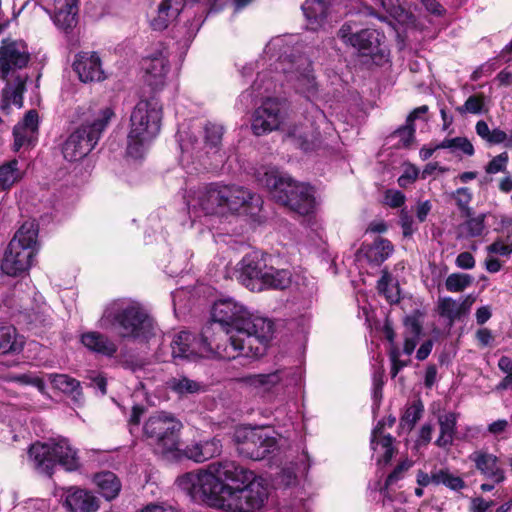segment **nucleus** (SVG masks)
<instances>
[{
	"label": "nucleus",
	"instance_id": "1",
	"mask_svg": "<svg viewBox=\"0 0 512 512\" xmlns=\"http://www.w3.org/2000/svg\"><path fill=\"white\" fill-rule=\"evenodd\" d=\"M194 501L227 512H256L268 499L265 480L235 461L213 462L206 470L188 472L176 481Z\"/></svg>",
	"mask_w": 512,
	"mask_h": 512
},
{
	"label": "nucleus",
	"instance_id": "2",
	"mask_svg": "<svg viewBox=\"0 0 512 512\" xmlns=\"http://www.w3.org/2000/svg\"><path fill=\"white\" fill-rule=\"evenodd\" d=\"M212 320L208 327L213 332L219 359L260 356L265 352L273 333L271 320L249 313L232 299L214 304Z\"/></svg>",
	"mask_w": 512,
	"mask_h": 512
},
{
	"label": "nucleus",
	"instance_id": "3",
	"mask_svg": "<svg viewBox=\"0 0 512 512\" xmlns=\"http://www.w3.org/2000/svg\"><path fill=\"white\" fill-rule=\"evenodd\" d=\"M103 329L114 330L123 340L147 343L158 333L154 319L135 301L117 299L108 303L99 319Z\"/></svg>",
	"mask_w": 512,
	"mask_h": 512
},
{
	"label": "nucleus",
	"instance_id": "4",
	"mask_svg": "<svg viewBox=\"0 0 512 512\" xmlns=\"http://www.w3.org/2000/svg\"><path fill=\"white\" fill-rule=\"evenodd\" d=\"M113 116L114 111L109 106L78 107L76 120L80 124L62 145L64 158L72 162L87 156L97 145Z\"/></svg>",
	"mask_w": 512,
	"mask_h": 512
},
{
	"label": "nucleus",
	"instance_id": "5",
	"mask_svg": "<svg viewBox=\"0 0 512 512\" xmlns=\"http://www.w3.org/2000/svg\"><path fill=\"white\" fill-rule=\"evenodd\" d=\"M30 61V52L22 40L5 38L0 43V74L6 82L2 91L3 107L13 104L18 108L23 105L28 75L22 70Z\"/></svg>",
	"mask_w": 512,
	"mask_h": 512
},
{
	"label": "nucleus",
	"instance_id": "6",
	"mask_svg": "<svg viewBox=\"0 0 512 512\" xmlns=\"http://www.w3.org/2000/svg\"><path fill=\"white\" fill-rule=\"evenodd\" d=\"M259 183L269 189L273 198L293 212L304 216L315 208L313 189L305 183H298L290 176L273 167H263L257 172Z\"/></svg>",
	"mask_w": 512,
	"mask_h": 512
},
{
	"label": "nucleus",
	"instance_id": "7",
	"mask_svg": "<svg viewBox=\"0 0 512 512\" xmlns=\"http://www.w3.org/2000/svg\"><path fill=\"white\" fill-rule=\"evenodd\" d=\"M162 105L151 97L140 100L130 116V130L127 136V154L133 158L143 156L148 145L160 132Z\"/></svg>",
	"mask_w": 512,
	"mask_h": 512
},
{
	"label": "nucleus",
	"instance_id": "8",
	"mask_svg": "<svg viewBox=\"0 0 512 512\" xmlns=\"http://www.w3.org/2000/svg\"><path fill=\"white\" fill-rule=\"evenodd\" d=\"M28 455L34 468L48 476L53 474L56 465L69 472L76 471L81 466L77 450L63 437L32 444Z\"/></svg>",
	"mask_w": 512,
	"mask_h": 512
},
{
	"label": "nucleus",
	"instance_id": "9",
	"mask_svg": "<svg viewBox=\"0 0 512 512\" xmlns=\"http://www.w3.org/2000/svg\"><path fill=\"white\" fill-rule=\"evenodd\" d=\"M38 226L26 221L9 242L1 263L2 271L9 276H19L30 269L37 254Z\"/></svg>",
	"mask_w": 512,
	"mask_h": 512
},
{
	"label": "nucleus",
	"instance_id": "10",
	"mask_svg": "<svg viewBox=\"0 0 512 512\" xmlns=\"http://www.w3.org/2000/svg\"><path fill=\"white\" fill-rule=\"evenodd\" d=\"M182 423L172 414L160 411L151 415L144 423L143 431L155 453L164 457L178 451L179 432Z\"/></svg>",
	"mask_w": 512,
	"mask_h": 512
},
{
	"label": "nucleus",
	"instance_id": "11",
	"mask_svg": "<svg viewBox=\"0 0 512 512\" xmlns=\"http://www.w3.org/2000/svg\"><path fill=\"white\" fill-rule=\"evenodd\" d=\"M278 68L284 74L287 84L295 92L305 96L307 99L317 94L318 83L308 57L301 54L280 56L276 69Z\"/></svg>",
	"mask_w": 512,
	"mask_h": 512
},
{
	"label": "nucleus",
	"instance_id": "12",
	"mask_svg": "<svg viewBox=\"0 0 512 512\" xmlns=\"http://www.w3.org/2000/svg\"><path fill=\"white\" fill-rule=\"evenodd\" d=\"M234 440L238 454L252 460H262L277 448L276 439L264 429L238 428Z\"/></svg>",
	"mask_w": 512,
	"mask_h": 512
},
{
	"label": "nucleus",
	"instance_id": "13",
	"mask_svg": "<svg viewBox=\"0 0 512 512\" xmlns=\"http://www.w3.org/2000/svg\"><path fill=\"white\" fill-rule=\"evenodd\" d=\"M211 327H205L201 336L196 337L190 332L181 331L171 341L173 358L192 359L194 357H215L216 342L210 337Z\"/></svg>",
	"mask_w": 512,
	"mask_h": 512
},
{
	"label": "nucleus",
	"instance_id": "14",
	"mask_svg": "<svg viewBox=\"0 0 512 512\" xmlns=\"http://www.w3.org/2000/svg\"><path fill=\"white\" fill-rule=\"evenodd\" d=\"M300 374L295 367L277 369L267 374H251L240 379L245 386L255 390L256 393H266L273 389L287 390L299 385Z\"/></svg>",
	"mask_w": 512,
	"mask_h": 512
},
{
	"label": "nucleus",
	"instance_id": "15",
	"mask_svg": "<svg viewBox=\"0 0 512 512\" xmlns=\"http://www.w3.org/2000/svg\"><path fill=\"white\" fill-rule=\"evenodd\" d=\"M227 192L228 190L219 184L199 188L187 200L189 213L195 217L224 214V195Z\"/></svg>",
	"mask_w": 512,
	"mask_h": 512
},
{
	"label": "nucleus",
	"instance_id": "16",
	"mask_svg": "<svg viewBox=\"0 0 512 512\" xmlns=\"http://www.w3.org/2000/svg\"><path fill=\"white\" fill-rule=\"evenodd\" d=\"M380 36L377 30L360 29L354 22L343 24L338 31V37L363 56H370L378 51Z\"/></svg>",
	"mask_w": 512,
	"mask_h": 512
},
{
	"label": "nucleus",
	"instance_id": "17",
	"mask_svg": "<svg viewBox=\"0 0 512 512\" xmlns=\"http://www.w3.org/2000/svg\"><path fill=\"white\" fill-rule=\"evenodd\" d=\"M285 102L267 98L253 115L252 130L255 135H263L276 130L284 118Z\"/></svg>",
	"mask_w": 512,
	"mask_h": 512
},
{
	"label": "nucleus",
	"instance_id": "18",
	"mask_svg": "<svg viewBox=\"0 0 512 512\" xmlns=\"http://www.w3.org/2000/svg\"><path fill=\"white\" fill-rule=\"evenodd\" d=\"M267 266L268 265L263 254H260L259 252L247 254L240 262V281L248 289L258 290Z\"/></svg>",
	"mask_w": 512,
	"mask_h": 512
},
{
	"label": "nucleus",
	"instance_id": "19",
	"mask_svg": "<svg viewBox=\"0 0 512 512\" xmlns=\"http://www.w3.org/2000/svg\"><path fill=\"white\" fill-rule=\"evenodd\" d=\"M78 1L53 0L52 8L45 6L47 0H39L38 3L43 6L46 12L52 15V19L58 28L68 31L77 24Z\"/></svg>",
	"mask_w": 512,
	"mask_h": 512
},
{
	"label": "nucleus",
	"instance_id": "20",
	"mask_svg": "<svg viewBox=\"0 0 512 512\" xmlns=\"http://www.w3.org/2000/svg\"><path fill=\"white\" fill-rule=\"evenodd\" d=\"M142 65L145 70V82L153 89L163 87L169 71L167 51L161 50L146 57Z\"/></svg>",
	"mask_w": 512,
	"mask_h": 512
},
{
	"label": "nucleus",
	"instance_id": "21",
	"mask_svg": "<svg viewBox=\"0 0 512 512\" xmlns=\"http://www.w3.org/2000/svg\"><path fill=\"white\" fill-rule=\"evenodd\" d=\"M38 113L35 110H29L23 120L13 129L14 151H19L22 147L33 146L38 137Z\"/></svg>",
	"mask_w": 512,
	"mask_h": 512
},
{
	"label": "nucleus",
	"instance_id": "22",
	"mask_svg": "<svg viewBox=\"0 0 512 512\" xmlns=\"http://www.w3.org/2000/svg\"><path fill=\"white\" fill-rule=\"evenodd\" d=\"M474 302L475 298L472 295H468L460 300H455L451 297H439L437 300V312L440 317L448 320L449 326H452L456 321L469 314Z\"/></svg>",
	"mask_w": 512,
	"mask_h": 512
},
{
	"label": "nucleus",
	"instance_id": "23",
	"mask_svg": "<svg viewBox=\"0 0 512 512\" xmlns=\"http://www.w3.org/2000/svg\"><path fill=\"white\" fill-rule=\"evenodd\" d=\"M186 0H160L155 15L150 20V26L155 31H163L174 23L183 8Z\"/></svg>",
	"mask_w": 512,
	"mask_h": 512
},
{
	"label": "nucleus",
	"instance_id": "24",
	"mask_svg": "<svg viewBox=\"0 0 512 512\" xmlns=\"http://www.w3.org/2000/svg\"><path fill=\"white\" fill-rule=\"evenodd\" d=\"M73 67L82 82L101 81L104 79L101 60L95 52L79 53Z\"/></svg>",
	"mask_w": 512,
	"mask_h": 512
},
{
	"label": "nucleus",
	"instance_id": "25",
	"mask_svg": "<svg viewBox=\"0 0 512 512\" xmlns=\"http://www.w3.org/2000/svg\"><path fill=\"white\" fill-rule=\"evenodd\" d=\"M220 440L213 438L207 441L193 442L187 445L183 450L178 448L179 452H175L172 457H185L195 462L207 461L221 453Z\"/></svg>",
	"mask_w": 512,
	"mask_h": 512
},
{
	"label": "nucleus",
	"instance_id": "26",
	"mask_svg": "<svg viewBox=\"0 0 512 512\" xmlns=\"http://www.w3.org/2000/svg\"><path fill=\"white\" fill-rule=\"evenodd\" d=\"M223 189L228 190L224 195V211L237 212L241 208H247L250 211L252 207L259 205L260 199L249 190L236 185H222Z\"/></svg>",
	"mask_w": 512,
	"mask_h": 512
},
{
	"label": "nucleus",
	"instance_id": "27",
	"mask_svg": "<svg viewBox=\"0 0 512 512\" xmlns=\"http://www.w3.org/2000/svg\"><path fill=\"white\" fill-rule=\"evenodd\" d=\"M64 505L71 512H95L99 508V500L88 490L69 487L65 491Z\"/></svg>",
	"mask_w": 512,
	"mask_h": 512
},
{
	"label": "nucleus",
	"instance_id": "28",
	"mask_svg": "<svg viewBox=\"0 0 512 512\" xmlns=\"http://www.w3.org/2000/svg\"><path fill=\"white\" fill-rule=\"evenodd\" d=\"M470 459L475 463L476 468L485 478L493 481V483H501L504 481V471L500 467L498 458L495 455L476 451L470 456Z\"/></svg>",
	"mask_w": 512,
	"mask_h": 512
},
{
	"label": "nucleus",
	"instance_id": "29",
	"mask_svg": "<svg viewBox=\"0 0 512 512\" xmlns=\"http://www.w3.org/2000/svg\"><path fill=\"white\" fill-rule=\"evenodd\" d=\"M465 220L457 227V238L470 239L481 237L487 232L485 219L486 214L475 215L473 211L470 215H462Z\"/></svg>",
	"mask_w": 512,
	"mask_h": 512
},
{
	"label": "nucleus",
	"instance_id": "30",
	"mask_svg": "<svg viewBox=\"0 0 512 512\" xmlns=\"http://www.w3.org/2000/svg\"><path fill=\"white\" fill-rule=\"evenodd\" d=\"M81 342L90 351L105 356L111 357L117 352V345L106 335L96 331L84 333L81 337Z\"/></svg>",
	"mask_w": 512,
	"mask_h": 512
},
{
	"label": "nucleus",
	"instance_id": "31",
	"mask_svg": "<svg viewBox=\"0 0 512 512\" xmlns=\"http://www.w3.org/2000/svg\"><path fill=\"white\" fill-rule=\"evenodd\" d=\"M291 277V272L287 269H276L273 266H267L258 290L265 288L286 289L291 284Z\"/></svg>",
	"mask_w": 512,
	"mask_h": 512
},
{
	"label": "nucleus",
	"instance_id": "32",
	"mask_svg": "<svg viewBox=\"0 0 512 512\" xmlns=\"http://www.w3.org/2000/svg\"><path fill=\"white\" fill-rule=\"evenodd\" d=\"M383 425V423L379 422L373 429L371 447L374 451H378V449L381 448L383 455L378 459V462L388 464L394 455V438L391 435L382 436Z\"/></svg>",
	"mask_w": 512,
	"mask_h": 512
},
{
	"label": "nucleus",
	"instance_id": "33",
	"mask_svg": "<svg viewBox=\"0 0 512 512\" xmlns=\"http://www.w3.org/2000/svg\"><path fill=\"white\" fill-rule=\"evenodd\" d=\"M23 347V338L14 327L0 326V355L20 353Z\"/></svg>",
	"mask_w": 512,
	"mask_h": 512
},
{
	"label": "nucleus",
	"instance_id": "34",
	"mask_svg": "<svg viewBox=\"0 0 512 512\" xmlns=\"http://www.w3.org/2000/svg\"><path fill=\"white\" fill-rule=\"evenodd\" d=\"M438 423L440 426V435L435 441V444L441 448L451 446L456 433L457 414L449 412L439 415Z\"/></svg>",
	"mask_w": 512,
	"mask_h": 512
},
{
	"label": "nucleus",
	"instance_id": "35",
	"mask_svg": "<svg viewBox=\"0 0 512 512\" xmlns=\"http://www.w3.org/2000/svg\"><path fill=\"white\" fill-rule=\"evenodd\" d=\"M288 136L293 138L303 150L312 149L319 140V133L306 124L294 125L289 128Z\"/></svg>",
	"mask_w": 512,
	"mask_h": 512
},
{
	"label": "nucleus",
	"instance_id": "36",
	"mask_svg": "<svg viewBox=\"0 0 512 512\" xmlns=\"http://www.w3.org/2000/svg\"><path fill=\"white\" fill-rule=\"evenodd\" d=\"M327 9L324 0H305L302 10L310 25V29L316 30L321 26L322 21L327 16Z\"/></svg>",
	"mask_w": 512,
	"mask_h": 512
},
{
	"label": "nucleus",
	"instance_id": "37",
	"mask_svg": "<svg viewBox=\"0 0 512 512\" xmlns=\"http://www.w3.org/2000/svg\"><path fill=\"white\" fill-rule=\"evenodd\" d=\"M48 379L52 386L65 394H69L76 402L82 399L80 383L66 374H49Z\"/></svg>",
	"mask_w": 512,
	"mask_h": 512
},
{
	"label": "nucleus",
	"instance_id": "38",
	"mask_svg": "<svg viewBox=\"0 0 512 512\" xmlns=\"http://www.w3.org/2000/svg\"><path fill=\"white\" fill-rule=\"evenodd\" d=\"M95 482L99 487L101 494L107 500H112L118 496L121 489V483L114 473L110 471L99 473L95 476Z\"/></svg>",
	"mask_w": 512,
	"mask_h": 512
},
{
	"label": "nucleus",
	"instance_id": "39",
	"mask_svg": "<svg viewBox=\"0 0 512 512\" xmlns=\"http://www.w3.org/2000/svg\"><path fill=\"white\" fill-rule=\"evenodd\" d=\"M393 252L392 243L384 238L378 237L366 250V257L369 262L380 264L390 257Z\"/></svg>",
	"mask_w": 512,
	"mask_h": 512
},
{
	"label": "nucleus",
	"instance_id": "40",
	"mask_svg": "<svg viewBox=\"0 0 512 512\" xmlns=\"http://www.w3.org/2000/svg\"><path fill=\"white\" fill-rule=\"evenodd\" d=\"M22 178V172L18 168V161L11 160L0 166V191L11 188Z\"/></svg>",
	"mask_w": 512,
	"mask_h": 512
},
{
	"label": "nucleus",
	"instance_id": "41",
	"mask_svg": "<svg viewBox=\"0 0 512 512\" xmlns=\"http://www.w3.org/2000/svg\"><path fill=\"white\" fill-rule=\"evenodd\" d=\"M170 388L180 395L198 393L202 390L201 383L186 376L172 378L169 381Z\"/></svg>",
	"mask_w": 512,
	"mask_h": 512
},
{
	"label": "nucleus",
	"instance_id": "42",
	"mask_svg": "<svg viewBox=\"0 0 512 512\" xmlns=\"http://www.w3.org/2000/svg\"><path fill=\"white\" fill-rule=\"evenodd\" d=\"M424 412V406L421 401L413 402L408 406L400 419V427L411 431L415 424L421 419Z\"/></svg>",
	"mask_w": 512,
	"mask_h": 512
},
{
	"label": "nucleus",
	"instance_id": "43",
	"mask_svg": "<svg viewBox=\"0 0 512 512\" xmlns=\"http://www.w3.org/2000/svg\"><path fill=\"white\" fill-rule=\"evenodd\" d=\"M437 148L450 149L451 152L459 150L467 156L475 153L473 144L466 137L445 138L437 144Z\"/></svg>",
	"mask_w": 512,
	"mask_h": 512
},
{
	"label": "nucleus",
	"instance_id": "44",
	"mask_svg": "<svg viewBox=\"0 0 512 512\" xmlns=\"http://www.w3.org/2000/svg\"><path fill=\"white\" fill-rule=\"evenodd\" d=\"M473 282L472 276L463 273H452L445 281L447 291L457 293L464 291Z\"/></svg>",
	"mask_w": 512,
	"mask_h": 512
},
{
	"label": "nucleus",
	"instance_id": "45",
	"mask_svg": "<svg viewBox=\"0 0 512 512\" xmlns=\"http://www.w3.org/2000/svg\"><path fill=\"white\" fill-rule=\"evenodd\" d=\"M435 485L443 484L447 488L459 491L465 487V482L459 476L450 473L448 470L441 469L436 471Z\"/></svg>",
	"mask_w": 512,
	"mask_h": 512
},
{
	"label": "nucleus",
	"instance_id": "46",
	"mask_svg": "<svg viewBox=\"0 0 512 512\" xmlns=\"http://www.w3.org/2000/svg\"><path fill=\"white\" fill-rule=\"evenodd\" d=\"M224 128L222 125L208 123L205 125V144L211 149H215V153L219 151L221 145Z\"/></svg>",
	"mask_w": 512,
	"mask_h": 512
},
{
	"label": "nucleus",
	"instance_id": "47",
	"mask_svg": "<svg viewBox=\"0 0 512 512\" xmlns=\"http://www.w3.org/2000/svg\"><path fill=\"white\" fill-rule=\"evenodd\" d=\"M391 276L384 272L378 280L377 289L380 294L384 295L388 302L396 303L399 301V291L396 286L391 284Z\"/></svg>",
	"mask_w": 512,
	"mask_h": 512
},
{
	"label": "nucleus",
	"instance_id": "48",
	"mask_svg": "<svg viewBox=\"0 0 512 512\" xmlns=\"http://www.w3.org/2000/svg\"><path fill=\"white\" fill-rule=\"evenodd\" d=\"M453 197L462 215H470V212L472 211L469 206V203L472 200V193L470 189L467 187L458 188L453 193Z\"/></svg>",
	"mask_w": 512,
	"mask_h": 512
},
{
	"label": "nucleus",
	"instance_id": "49",
	"mask_svg": "<svg viewBox=\"0 0 512 512\" xmlns=\"http://www.w3.org/2000/svg\"><path fill=\"white\" fill-rule=\"evenodd\" d=\"M382 6L389 13L391 17H393L397 22L401 24H409L413 23L414 16L411 12L405 10L400 4L395 6L387 7L384 1H382Z\"/></svg>",
	"mask_w": 512,
	"mask_h": 512
},
{
	"label": "nucleus",
	"instance_id": "50",
	"mask_svg": "<svg viewBox=\"0 0 512 512\" xmlns=\"http://www.w3.org/2000/svg\"><path fill=\"white\" fill-rule=\"evenodd\" d=\"M484 105L483 95H472L464 103L463 106L457 107V111L460 114L471 113L479 114L482 111Z\"/></svg>",
	"mask_w": 512,
	"mask_h": 512
},
{
	"label": "nucleus",
	"instance_id": "51",
	"mask_svg": "<svg viewBox=\"0 0 512 512\" xmlns=\"http://www.w3.org/2000/svg\"><path fill=\"white\" fill-rule=\"evenodd\" d=\"M509 157L507 152H502L499 155L492 158V160L486 165L485 172L488 174H496L499 172H506Z\"/></svg>",
	"mask_w": 512,
	"mask_h": 512
},
{
	"label": "nucleus",
	"instance_id": "52",
	"mask_svg": "<svg viewBox=\"0 0 512 512\" xmlns=\"http://www.w3.org/2000/svg\"><path fill=\"white\" fill-rule=\"evenodd\" d=\"M413 462L406 459L399 463L395 469L388 475L384 488L388 489L390 486L394 485L397 481L403 478L404 473L408 471V469L412 466Z\"/></svg>",
	"mask_w": 512,
	"mask_h": 512
},
{
	"label": "nucleus",
	"instance_id": "53",
	"mask_svg": "<svg viewBox=\"0 0 512 512\" xmlns=\"http://www.w3.org/2000/svg\"><path fill=\"white\" fill-rule=\"evenodd\" d=\"M399 223L402 228L404 237L412 236L414 232L417 230L413 217L406 209H402L400 211Z\"/></svg>",
	"mask_w": 512,
	"mask_h": 512
},
{
	"label": "nucleus",
	"instance_id": "54",
	"mask_svg": "<svg viewBox=\"0 0 512 512\" xmlns=\"http://www.w3.org/2000/svg\"><path fill=\"white\" fill-rule=\"evenodd\" d=\"M389 356L392 362L391 376L394 378L402 368L409 364V360L404 361L400 359V350L397 346L390 347Z\"/></svg>",
	"mask_w": 512,
	"mask_h": 512
},
{
	"label": "nucleus",
	"instance_id": "55",
	"mask_svg": "<svg viewBox=\"0 0 512 512\" xmlns=\"http://www.w3.org/2000/svg\"><path fill=\"white\" fill-rule=\"evenodd\" d=\"M265 74H258L257 79L253 83L250 90H246L240 96V100L245 102L246 106L252 104L254 98V92H260L262 83L264 81Z\"/></svg>",
	"mask_w": 512,
	"mask_h": 512
},
{
	"label": "nucleus",
	"instance_id": "56",
	"mask_svg": "<svg viewBox=\"0 0 512 512\" xmlns=\"http://www.w3.org/2000/svg\"><path fill=\"white\" fill-rule=\"evenodd\" d=\"M385 203L392 207L398 208L401 207L406 200L405 195L399 190L389 189L385 192Z\"/></svg>",
	"mask_w": 512,
	"mask_h": 512
},
{
	"label": "nucleus",
	"instance_id": "57",
	"mask_svg": "<svg viewBox=\"0 0 512 512\" xmlns=\"http://www.w3.org/2000/svg\"><path fill=\"white\" fill-rule=\"evenodd\" d=\"M415 133V127L412 123H407L403 127L396 130L395 134L400 138L402 145L407 147L413 140Z\"/></svg>",
	"mask_w": 512,
	"mask_h": 512
},
{
	"label": "nucleus",
	"instance_id": "58",
	"mask_svg": "<svg viewBox=\"0 0 512 512\" xmlns=\"http://www.w3.org/2000/svg\"><path fill=\"white\" fill-rule=\"evenodd\" d=\"M486 249L489 253L492 254H498L500 256H509L512 253V242L504 243L501 240H496Z\"/></svg>",
	"mask_w": 512,
	"mask_h": 512
},
{
	"label": "nucleus",
	"instance_id": "59",
	"mask_svg": "<svg viewBox=\"0 0 512 512\" xmlns=\"http://www.w3.org/2000/svg\"><path fill=\"white\" fill-rule=\"evenodd\" d=\"M406 328L405 334L419 336L422 330V326L416 315L407 316L404 320Z\"/></svg>",
	"mask_w": 512,
	"mask_h": 512
},
{
	"label": "nucleus",
	"instance_id": "60",
	"mask_svg": "<svg viewBox=\"0 0 512 512\" xmlns=\"http://www.w3.org/2000/svg\"><path fill=\"white\" fill-rule=\"evenodd\" d=\"M457 267L461 269H472L475 266V259L470 252H461L455 261Z\"/></svg>",
	"mask_w": 512,
	"mask_h": 512
},
{
	"label": "nucleus",
	"instance_id": "61",
	"mask_svg": "<svg viewBox=\"0 0 512 512\" xmlns=\"http://www.w3.org/2000/svg\"><path fill=\"white\" fill-rule=\"evenodd\" d=\"M431 208H432V205H431L430 201H428V200L423 201V202H418V204L416 206V217L419 222L422 223L426 220L428 214L431 211Z\"/></svg>",
	"mask_w": 512,
	"mask_h": 512
},
{
	"label": "nucleus",
	"instance_id": "62",
	"mask_svg": "<svg viewBox=\"0 0 512 512\" xmlns=\"http://www.w3.org/2000/svg\"><path fill=\"white\" fill-rule=\"evenodd\" d=\"M492 504H493L492 501L489 502V501L484 500L481 497H476V498H473L471 501L470 511L471 512H485L491 507Z\"/></svg>",
	"mask_w": 512,
	"mask_h": 512
},
{
	"label": "nucleus",
	"instance_id": "63",
	"mask_svg": "<svg viewBox=\"0 0 512 512\" xmlns=\"http://www.w3.org/2000/svg\"><path fill=\"white\" fill-rule=\"evenodd\" d=\"M475 336H476L477 341L483 347L490 345L494 339L492 332L487 328H481V329L477 330Z\"/></svg>",
	"mask_w": 512,
	"mask_h": 512
},
{
	"label": "nucleus",
	"instance_id": "64",
	"mask_svg": "<svg viewBox=\"0 0 512 512\" xmlns=\"http://www.w3.org/2000/svg\"><path fill=\"white\" fill-rule=\"evenodd\" d=\"M140 512H178L172 506L164 504H149L144 507Z\"/></svg>",
	"mask_w": 512,
	"mask_h": 512
}]
</instances>
